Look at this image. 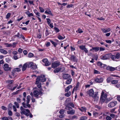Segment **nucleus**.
Returning a JSON list of instances; mask_svg holds the SVG:
<instances>
[{
  "instance_id": "obj_17",
  "label": "nucleus",
  "mask_w": 120,
  "mask_h": 120,
  "mask_svg": "<svg viewBox=\"0 0 120 120\" xmlns=\"http://www.w3.org/2000/svg\"><path fill=\"white\" fill-rule=\"evenodd\" d=\"M101 30L104 33H106L110 31L111 30V29L110 28H109L107 29L105 28H102L101 29Z\"/></svg>"
},
{
  "instance_id": "obj_64",
  "label": "nucleus",
  "mask_w": 120,
  "mask_h": 120,
  "mask_svg": "<svg viewBox=\"0 0 120 120\" xmlns=\"http://www.w3.org/2000/svg\"><path fill=\"white\" fill-rule=\"evenodd\" d=\"M15 115V116L17 117H19L20 116V114L17 112H16Z\"/></svg>"
},
{
  "instance_id": "obj_32",
  "label": "nucleus",
  "mask_w": 120,
  "mask_h": 120,
  "mask_svg": "<svg viewBox=\"0 0 120 120\" xmlns=\"http://www.w3.org/2000/svg\"><path fill=\"white\" fill-rule=\"evenodd\" d=\"M87 117L85 116H83L80 117V120H86Z\"/></svg>"
},
{
  "instance_id": "obj_19",
  "label": "nucleus",
  "mask_w": 120,
  "mask_h": 120,
  "mask_svg": "<svg viewBox=\"0 0 120 120\" xmlns=\"http://www.w3.org/2000/svg\"><path fill=\"white\" fill-rule=\"evenodd\" d=\"M3 120H12V118L10 116L6 117H4L2 118Z\"/></svg>"
},
{
  "instance_id": "obj_6",
  "label": "nucleus",
  "mask_w": 120,
  "mask_h": 120,
  "mask_svg": "<svg viewBox=\"0 0 120 120\" xmlns=\"http://www.w3.org/2000/svg\"><path fill=\"white\" fill-rule=\"evenodd\" d=\"M111 56V53L106 54L103 56H101V59L102 60H106L109 58Z\"/></svg>"
},
{
  "instance_id": "obj_2",
  "label": "nucleus",
  "mask_w": 120,
  "mask_h": 120,
  "mask_svg": "<svg viewBox=\"0 0 120 120\" xmlns=\"http://www.w3.org/2000/svg\"><path fill=\"white\" fill-rule=\"evenodd\" d=\"M107 94L106 93H105L104 92L102 91V92L100 98V101L102 103L104 102H105L107 103V101L110 100H109L107 98Z\"/></svg>"
},
{
  "instance_id": "obj_20",
  "label": "nucleus",
  "mask_w": 120,
  "mask_h": 120,
  "mask_svg": "<svg viewBox=\"0 0 120 120\" xmlns=\"http://www.w3.org/2000/svg\"><path fill=\"white\" fill-rule=\"evenodd\" d=\"M0 52L4 54H6L8 53V52L6 50L2 49H0Z\"/></svg>"
},
{
  "instance_id": "obj_54",
  "label": "nucleus",
  "mask_w": 120,
  "mask_h": 120,
  "mask_svg": "<svg viewBox=\"0 0 120 120\" xmlns=\"http://www.w3.org/2000/svg\"><path fill=\"white\" fill-rule=\"evenodd\" d=\"M41 35L40 33H39V34L37 35V37L39 38L40 39L41 38Z\"/></svg>"
},
{
  "instance_id": "obj_35",
  "label": "nucleus",
  "mask_w": 120,
  "mask_h": 120,
  "mask_svg": "<svg viewBox=\"0 0 120 120\" xmlns=\"http://www.w3.org/2000/svg\"><path fill=\"white\" fill-rule=\"evenodd\" d=\"M79 48L82 50H83L86 48L85 46L82 45L79 46Z\"/></svg>"
},
{
  "instance_id": "obj_59",
  "label": "nucleus",
  "mask_w": 120,
  "mask_h": 120,
  "mask_svg": "<svg viewBox=\"0 0 120 120\" xmlns=\"http://www.w3.org/2000/svg\"><path fill=\"white\" fill-rule=\"evenodd\" d=\"M36 15L37 16V17H40V13L38 12H37V13H36Z\"/></svg>"
},
{
  "instance_id": "obj_52",
  "label": "nucleus",
  "mask_w": 120,
  "mask_h": 120,
  "mask_svg": "<svg viewBox=\"0 0 120 120\" xmlns=\"http://www.w3.org/2000/svg\"><path fill=\"white\" fill-rule=\"evenodd\" d=\"M107 120H111L112 119L109 116H107L106 118Z\"/></svg>"
},
{
  "instance_id": "obj_21",
  "label": "nucleus",
  "mask_w": 120,
  "mask_h": 120,
  "mask_svg": "<svg viewBox=\"0 0 120 120\" xmlns=\"http://www.w3.org/2000/svg\"><path fill=\"white\" fill-rule=\"evenodd\" d=\"M111 77L112 79H117L116 77H118L120 78V77L117 75H111Z\"/></svg>"
},
{
  "instance_id": "obj_34",
  "label": "nucleus",
  "mask_w": 120,
  "mask_h": 120,
  "mask_svg": "<svg viewBox=\"0 0 120 120\" xmlns=\"http://www.w3.org/2000/svg\"><path fill=\"white\" fill-rule=\"evenodd\" d=\"M93 115L94 117H96L98 116L99 114L97 112H94L93 113Z\"/></svg>"
},
{
  "instance_id": "obj_5",
  "label": "nucleus",
  "mask_w": 120,
  "mask_h": 120,
  "mask_svg": "<svg viewBox=\"0 0 120 120\" xmlns=\"http://www.w3.org/2000/svg\"><path fill=\"white\" fill-rule=\"evenodd\" d=\"M33 93L35 97L37 98H39V95L42 94V93L41 91H40L39 92L38 91L35 90H34L33 92Z\"/></svg>"
},
{
  "instance_id": "obj_42",
  "label": "nucleus",
  "mask_w": 120,
  "mask_h": 120,
  "mask_svg": "<svg viewBox=\"0 0 120 120\" xmlns=\"http://www.w3.org/2000/svg\"><path fill=\"white\" fill-rule=\"evenodd\" d=\"M14 81V80H8L7 81V82L8 83L11 84Z\"/></svg>"
},
{
  "instance_id": "obj_18",
  "label": "nucleus",
  "mask_w": 120,
  "mask_h": 120,
  "mask_svg": "<svg viewBox=\"0 0 120 120\" xmlns=\"http://www.w3.org/2000/svg\"><path fill=\"white\" fill-rule=\"evenodd\" d=\"M67 80L65 82V84L69 85L70 84L72 80V79L71 77L67 79Z\"/></svg>"
},
{
  "instance_id": "obj_22",
  "label": "nucleus",
  "mask_w": 120,
  "mask_h": 120,
  "mask_svg": "<svg viewBox=\"0 0 120 120\" xmlns=\"http://www.w3.org/2000/svg\"><path fill=\"white\" fill-rule=\"evenodd\" d=\"M72 86L71 85H70L67 87L65 88V92H68L70 89L72 88Z\"/></svg>"
},
{
  "instance_id": "obj_10",
  "label": "nucleus",
  "mask_w": 120,
  "mask_h": 120,
  "mask_svg": "<svg viewBox=\"0 0 120 120\" xmlns=\"http://www.w3.org/2000/svg\"><path fill=\"white\" fill-rule=\"evenodd\" d=\"M103 81V78L102 77L99 78H96L95 80V81L97 83H102Z\"/></svg>"
},
{
  "instance_id": "obj_47",
  "label": "nucleus",
  "mask_w": 120,
  "mask_h": 120,
  "mask_svg": "<svg viewBox=\"0 0 120 120\" xmlns=\"http://www.w3.org/2000/svg\"><path fill=\"white\" fill-rule=\"evenodd\" d=\"M110 58H111V59L113 60H115L116 59L115 56L114 55H112V54Z\"/></svg>"
},
{
  "instance_id": "obj_44",
  "label": "nucleus",
  "mask_w": 120,
  "mask_h": 120,
  "mask_svg": "<svg viewBox=\"0 0 120 120\" xmlns=\"http://www.w3.org/2000/svg\"><path fill=\"white\" fill-rule=\"evenodd\" d=\"M39 8L41 12H44V10L41 7H39Z\"/></svg>"
},
{
  "instance_id": "obj_39",
  "label": "nucleus",
  "mask_w": 120,
  "mask_h": 120,
  "mask_svg": "<svg viewBox=\"0 0 120 120\" xmlns=\"http://www.w3.org/2000/svg\"><path fill=\"white\" fill-rule=\"evenodd\" d=\"M50 41L51 42L52 44L54 45V46L55 47L57 45V43L56 42H55L54 41L51 40H50Z\"/></svg>"
},
{
  "instance_id": "obj_14",
  "label": "nucleus",
  "mask_w": 120,
  "mask_h": 120,
  "mask_svg": "<svg viewBox=\"0 0 120 120\" xmlns=\"http://www.w3.org/2000/svg\"><path fill=\"white\" fill-rule=\"evenodd\" d=\"M106 69L109 71H112L115 70L116 69V68L110 66H108L106 68Z\"/></svg>"
},
{
  "instance_id": "obj_62",
  "label": "nucleus",
  "mask_w": 120,
  "mask_h": 120,
  "mask_svg": "<svg viewBox=\"0 0 120 120\" xmlns=\"http://www.w3.org/2000/svg\"><path fill=\"white\" fill-rule=\"evenodd\" d=\"M12 53L14 55H17L18 53V52L17 51H14L12 52Z\"/></svg>"
},
{
  "instance_id": "obj_13",
  "label": "nucleus",
  "mask_w": 120,
  "mask_h": 120,
  "mask_svg": "<svg viewBox=\"0 0 120 120\" xmlns=\"http://www.w3.org/2000/svg\"><path fill=\"white\" fill-rule=\"evenodd\" d=\"M62 77L63 78L65 79H67L71 77L70 75L68 74H63Z\"/></svg>"
},
{
  "instance_id": "obj_51",
  "label": "nucleus",
  "mask_w": 120,
  "mask_h": 120,
  "mask_svg": "<svg viewBox=\"0 0 120 120\" xmlns=\"http://www.w3.org/2000/svg\"><path fill=\"white\" fill-rule=\"evenodd\" d=\"M16 100L18 103H20L21 102V100L19 98H17Z\"/></svg>"
},
{
  "instance_id": "obj_11",
  "label": "nucleus",
  "mask_w": 120,
  "mask_h": 120,
  "mask_svg": "<svg viewBox=\"0 0 120 120\" xmlns=\"http://www.w3.org/2000/svg\"><path fill=\"white\" fill-rule=\"evenodd\" d=\"M4 69L6 71H9L10 70L11 68L7 64H5L4 65Z\"/></svg>"
},
{
  "instance_id": "obj_29",
  "label": "nucleus",
  "mask_w": 120,
  "mask_h": 120,
  "mask_svg": "<svg viewBox=\"0 0 120 120\" xmlns=\"http://www.w3.org/2000/svg\"><path fill=\"white\" fill-rule=\"evenodd\" d=\"M118 82V80H113L111 81V83L112 84H115L117 83Z\"/></svg>"
},
{
  "instance_id": "obj_12",
  "label": "nucleus",
  "mask_w": 120,
  "mask_h": 120,
  "mask_svg": "<svg viewBox=\"0 0 120 120\" xmlns=\"http://www.w3.org/2000/svg\"><path fill=\"white\" fill-rule=\"evenodd\" d=\"M59 65L60 63L59 62L55 61L52 63V67L55 68L56 67L58 66Z\"/></svg>"
},
{
  "instance_id": "obj_63",
  "label": "nucleus",
  "mask_w": 120,
  "mask_h": 120,
  "mask_svg": "<svg viewBox=\"0 0 120 120\" xmlns=\"http://www.w3.org/2000/svg\"><path fill=\"white\" fill-rule=\"evenodd\" d=\"M54 29L55 30L56 32H59V29L57 27H55L54 28Z\"/></svg>"
},
{
  "instance_id": "obj_41",
  "label": "nucleus",
  "mask_w": 120,
  "mask_h": 120,
  "mask_svg": "<svg viewBox=\"0 0 120 120\" xmlns=\"http://www.w3.org/2000/svg\"><path fill=\"white\" fill-rule=\"evenodd\" d=\"M34 55L32 53H29L28 54V57L30 58H31Z\"/></svg>"
},
{
  "instance_id": "obj_28",
  "label": "nucleus",
  "mask_w": 120,
  "mask_h": 120,
  "mask_svg": "<svg viewBox=\"0 0 120 120\" xmlns=\"http://www.w3.org/2000/svg\"><path fill=\"white\" fill-rule=\"evenodd\" d=\"M31 97L30 96L28 95L27 97L26 103L27 104H29L30 101V99Z\"/></svg>"
},
{
  "instance_id": "obj_33",
  "label": "nucleus",
  "mask_w": 120,
  "mask_h": 120,
  "mask_svg": "<svg viewBox=\"0 0 120 120\" xmlns=\"http://www.w3.org/2000/svg\"><path fill=\"white\" fill-rule=\"evenodd\" d=\"M13 70L15 72H19L21 71L20 69L19 68H15L13 69Z\"/></svg>"
},
{
  "instance_id": "obj_27",
  "label": "nucleus",
  "mask_w": 120,
  "mask_h": 120,
  "mask_svg": "<svg viewBox=\"0 0 120 120\" xmlns=\"http://www.w3.org/2000/svg\"><path fill=\"white\" fill-rule=\"evenodd\" d=\"M71 94V91H69L68 92L66 93L65 94V96L67 97H69L70 96Z\"/></svg>"
},
{
  "instance_id": "obj_24",
  "label": "nucleus",
  "mask_w": 120,
  "mask_h": 120,
  "mask_svg": "<svg viewBox=\"0 0 120 120\" xmlns=\"http://www.w3.org/2000/svg\"><path fill=\"white\" fill-rule=\"evenodd\" d=\"M79 109L82 112H85L86 110V108L84 107H81Z\"/></svg>"
},
{
  "instance_id": "obj_49",
  "label": "nucleus",
  "mask_w": 120,
  "mask_h": 120,
  "mask_svg": "<svg viewBox=\"0 0 120 120\" xmlns=\"http://www.w3.org/2000/svg\"><path fill=\"white\" fill-rule=\"evenodd\" d=\"M97 64L98 66H101L102 65V64L101 62L98 61L97 62Z\"/></svg>"
},
{
  "instance_id": "obj_55",
  "label": "nucleus",
  "mask_w": 120,
  "mask_h": 120,
  "mask_svg": "<svg viewBox=\"0 0 120 120\" xmlns=\"http://www.w3.org/2000/svg\"><path fill=\"white\" fill-rule=\"evenodd\" d=\"M1 108L3 110H6L7 109V108L4 106H2L1 107Z\"/></svg>"
},
{
  "instance_id": "obj_8",
  "label": "nucleus",
  "mask_w": 120,
  "mask_h": 120,
  "mask_svg": "<svg viewBox=\"0 0 120 120\" xmlns=\"http://www.w3.org/2000/svg\"><path fill=\"white\" fill-rule=\"evenodd\" d=\"M117 104V102L114 101L109 103L108 105V106L109 107L112 108L114 106Z\"/></svg>"
},
{
  "instance_id": "obj_53",
  "label": "nucleus",
  "mask_w": 120,
  "mask_h": 120,
  "mask_svg": "<svg viewBox=\"0 0 120 120\" xmlns=\"http://www.w3.org/2000/svg\"><path fill=\"white\" fill-rule=\"evenodd\" d=\"M13 109L14 111L15 112H16L17 111V110L15 106L14 105H13Z\"/></svg>"
},
{
  "instance_id": "obj_40",
  "label": "nucleus",
  "mask_w": 120,
  "mask_h": 120,
  "mask_svg": "<svg viewBox=\"0 0 120 120\" xmlns=\"http://www.w3.org/2000/svg\"><path fill=\"white\" fill-rule=\"evenodd\" d=\"M37 68V65H33L32 66V68L33 70L36 69Z\"/></svg>"
},
{
  "instance_id": "obj_16",
  "label": "nucleus",
  "mask_w": 120,
  "mask_h": 120,
  "mask_svg": "<svg viewBox=\"0 0 120 120\" xmlns=\"http://www.w3.org/2000/svg\"><path fill=\"white\" fill-rule=\"evenodd\" d=\"M45 13L46 14H48L51 16L52 15V14L51 12V11L49 8H46Z\"/></svg>"
},
{
  "instance_id": "obj_7",
  "label": "nucleus",
  "mask_w": 120,
  "mask_h": 120,
  "mask_svg": "<svg viewBox=\"0 0 120 120\" xmlns=\"http://www.w3.org/2000/svg\"><path fill=\"white\" fill-rule=\"evenodd\" d=\"M69 110L67 111V112L68 114L74 115L75 113V111L71 107L69 108Z\"/></svg>"
},
{
  "instance_id": "obj_30",
  "label": "nucleus",
  "mask_w": 120,
  "mask_h": 120,
  "mask_svg": "<svg viewBox=\"0 0 120 120\" xmlns=\"http://www.w3.org/2000/svg\"><path fill=\"white\" fill-rule=\"evenodd\" d=\"M4 45L7 47H11L12 46V45L11 44H9L8 43H5Z\"/></svg>"
},
{
  "instance_id": "obj_46",
  "label": "nucleus",
  "mask_w": 120,
  "mask_h": 120,
  "mask_svg": "<svg viewBox=\"0 0 120 120\" xmlns=\"http://www.w3.org/2000/svg\"><path fill=\"white\" fill-rule=\"evenodd\" d=\"M93 49L96 52L98 51L99 50V47H93Z\"/></svg>"
},
{
  "instance_id": "obj_9",
  "label": "nucleus",
  "mask_w": 120,
  "mask_h": 120,
  "mask_svg": "<svg viewBox=\"0 0 120 120\" xmlns=\"http://www.w3.org/2000/svg\"><path fill=\"white\" fill-rule=\"evenodd\" d=\"M42 61L44 63V65L46 66H49L50 64V63L49 62L47 59H44L42 60Z\"/></svg>"
},
{
  "instance_id": "obj_31",
  "label": "nucleus",
  "mask_w": 120,
  "mask_h": 120,
  "mask_svg": "<svg viewBox=\"0 0 120 120\" xmlns=\"http://www.w3.org/2000/svg\"><path fill=\"white\" fill-rule=\"evenodd\" d=\"M112 79L111 77H108L107 79V83H109L111 81V80Z\"/></svg>"
},
{
  "instance_id": "obj_1",
  "label": "nucleus",
  "mask_w": 120,
  "mask_h": 120,
  "mask_svg": "<svg viewBox=\"0 0 120 120\" xmlns=\"http://www.w3.org/2000/svg\"><path fill=\"white\" fill-rule=\"evenodd\" d=\"M98 92H96L95 94H94V91L92 89H90L87 91V94L89 95L92 97L94 99V101H97L99 99V97L98 96Z\"/></svg>"
},
{
  "instance_id": "obj_15",
  "label": "nucleus",
  "mask_w": 120,
  "mask_h": 120,
  "mask_svg": "<svg viewBox=\"0 0 120 120\" xmlns=\"http://www.w3.org/2000/svg\"><path fill=\"white\" fill-rule=\"evenodd\" d=\"M70 59L73 61L77 62V59L76 56L73 55H71L70 58Z\"/></svg>"
},
{
  "instance_id": "obj_23",
  "label": "nucleus",
  "mask_w": 120,
  "mask_h": 120,
  "mask_svg": "<svg viewBox=\"0 0 120 120\" xmlns=\"http://www.w3.org/2000/svg\"><path fill=\"white\" fill-rule=\"evenodd\" d=\"M27 66L26 64V63L24 64L23 66H22V70L23 71H24L26 70Z\"/></svg>"
},
{
  "instance_id": "obj_45",
  "label": "nucleus",
  "mask_w": 120,
  "mask_h": 120,
  "mask_svg": "<svg viewBox=\"0 0 120 120\" xmlns=\"http://www.w3.org/2000/svg\"><path fill=\"white\" fill-rule=\"evenodd\" d=\"M8 115L10 116H12L13 114L12 111L10 110H9L8 111Z\"/></svg>"
},
{
  "instance_id": "obj_36",
  "label": "nucleus",
  "mask_w": 120,
  "mask_h": 120,
  "mask_svg": "<svg viewBox=\"0 0 120 120\" xmlns=\"http://www.w3.org/2000/svg\"><path fill=\"white\" fill-rule=\"evenodd\" d=\"M19 103H18L16 101H15L14 102V104L17 108H19Z\"/></svg>"
},
{
  "instance_id": "obj_25",
  "label": "nucleus",
  "mask_w": 120,
  "mask_h": 120,
  "mask_svg": "<svg viewBox=\"0 0 120 120\" xmlns=\"http://www.w3.org/2000/svg\"><path fill=\"white\" fill-rule=\"evenodd\" d=\"M26 64L28 68H30L32 67V63L31 62L26 63Z\"/></svg>"
},
{
  "instance_id": "obj_38",
  "label": "nucleus",
  "mask_w": 120,
  "mask_h": 120,
  "mask_svg": "<svg viewBox=\"0 0 120 120\" xmlns=\"http://www.w3.org/2000/svg\"><path fill=\"white\" fill-rule=\"evenodd\" d=\"M60 71V68H59L56 69L54 70V72L55 73H57Z\"/></svg>"
},
{
  "instance_id": "obj_60",
  "label": "nucleus",
  "mask_w": 120,
  "mask_h": 120,
  "mask_svg": "<svg viewBox=\"0 0 120 120\" xmlns=\"http://www.w3.org/2000/svg\"><path fill=\"white\" fill-rule=\"evenodd\" d=\"M37 86L39 88H41V83L40 82H39V83L38 84H37Z\"/></svg>"
},
{
  "instance_id": "obj_4",
  "label": "nucleus",
  "mask_w": 120,
  "mask_h": 120,
  "mask_svg": "<svg viewBox=\"0 0 120 120\" xmlns=\"http://www.w3.org/2000/svg\"><path fill=\"white\" fill-rule=\"evenodd\" d=\"M46 80V79L44 76L43 75H41V76L38 77H37L36 82V84H38L40 82H43Z\"/></svg>"
},
{
  "instance_id": "obj_56",
  "label": "nucleus",
  "mask_w": 120,
  "mask_h": 120,
  "mask_svg": "<svg viewBox=\"0 0 120 120\" xmlns=\"http://www.w3.org/2000/svg\"><path fill=\"white\" fill-rule=\"evenodd\" d=\"M47 21L48 23V24H49L51 22V21L50 19L49 18H47Z\"/></svg>"
},
{
  "instance_id": "obj_50",
  "label": "nucleus",
  "mask_w": 120,
  "mask_h": 120,
  "mask_svg": "<svg viewBox=\"0 0 120 120\" xmlns=\"http://www.w3.org/2000/svg\"><path fill=\"white\" fill-rule=\"evenodd\" d=\"M11 14L10 13H7V15H6V18L8 19V18L11 15Z\"/></svg>"
},
{
  "instance_id": "obj_37",
  "label": "nucleus",
  "mask_w": 120,
  "mask_h": 120,
  "mask_svg": "<svg viewBox=\"0 0 120 120\" xmlns=\"http://www.w3.org/2000/svg\"><path fill=\"white\" fill-rule=\"evenodd\" d=\"M64 112V111H62L61 110H60V118H63V117L65 116V115L63 114L61 115V114H63Z\"/></svg>"
},
{
  "instance_id": "obj_48",
  "label": "nucleus",
  "mask_w": 120,
  "mask_h": 120,
  "mask_svg": "<svg viewBox=\"0 0 120 120\" xmlns=\"http://www.w3.org/2000/svg\"><path fill=\"white\" fill-rule=\"evenodd\" d=\"M77 32L79 33L80 34L83 32V31L82 30L80 29H79L77 31H76Z\"/></svg>"
},
{
  "instance_id": "obj_57",
  "label": "nucleus",
  "mask_w": 120,
  "mask_h": 120,
  "mask_svg": "<svg viewBox=\"0 0 120 120\" xmlns=\"http://www.w3.org/2000/svg\"><path fill=\"white\" fill-rule=\"evenodd\" d=\"M117 100L120 102V95H118L117 96Z\"/></svg>"
},
{
  "instance_id": "obj_3",
  "label": "nucleus",
  "mask_w": 120,
  "mask_h": 120,
  "mask_svg": "<svg viewBox=\"0 0 120 120\" xmlns=\"http://www.w3.org/2000/svg\"><path fill=\"white\" fill-rule=\"evenodd\" d=\"M20 110H21L20 113L22 115L24 114L27 116H29L30 112L29 109H25L22 107L21 106L20 107Z\"/></svg>"
},
{
  "instance_id": "obj_43",
  "label": "nucleus",
  "mask_w": 120,
  "mask_h": 120,
  "mask_svg": "<svg viewBox=\"0 0 120 120\" xmlns=\"http://www.w3.org/2000/svg\"><path fill=\"white\" fill-rule=\"evenodd\" d=\"M116 58L117 59H119L120 57V54L119 53H116V56H115Z\"/></svg>"
},
{
  "instance_id": "obj_58",
  "label": "nucleus",
  "mask_w": 120,
  "mask_h": 120,
  "mask_svg": "<svg viewBox=\"0 0 120 120\" xmlns=\"http://www.w3.org/2000/svg\"><path fill=\"white\" fill-rule=\"evenodd\" d=\"M69 105H70V106H71L72 107H73V108H74V105L73 103L72 102L70 103H69Z\"/></svg>"
},
{
  "instance_id": "obj_61",
  "label": "nucleus",
  "mask_w": 120,
  "mask_h": 120,
  "mask_svg": "<svg viewBox=\"0 0 120 120\" xmlns=\"http://www.w3.org/2000/svg\"><path fill=\"white\" fill-rule=\"evenodd\" d=\"M29 2L30 4H32L33 5H34V4L33 1L30 0H29Z\"/></svg>"
},
{
  "instance_id": "obj_26",
  "label": "nucleus",
  "mask_w": 120,
  "mask_h": 120,
  "mask_svg": "<svg viewBox=\"0 0 120 120\" xmlns=\"http://www.w3.org/2000/svg\"><path fill=\"white\" fill-rule=\"evenodd\" d=\"M21 34H20L19 32L16 35L14 36V38H15L16 37L17 38H21Z\"/></svg>"
}]
</instances>
